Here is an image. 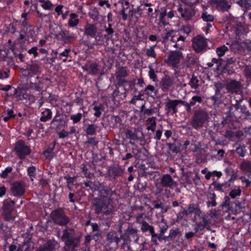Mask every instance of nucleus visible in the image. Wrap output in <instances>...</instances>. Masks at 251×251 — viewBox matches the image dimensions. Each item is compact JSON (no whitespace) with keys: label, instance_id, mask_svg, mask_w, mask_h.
I'll return each instance as SVG.
<instances>
[{"label":"nucleus","instance_id":"nucleus-1","mask_svg":"<svg viewBox=\"0 0 251 251\" xmlns=\"http://www.w3.org/2000/svg\"><path fill=\"white\" fill-rule=\"evenodd\" d=\"M20 70L22 75L17 88H13L11 85H6L0 89L7 92L8 97L14 96L18 100H30L31 98V64H26Z\"/></svg>","mask_w":251,"mask_h":251},{"label":"nucleus","instance_id":"nucleus-2","mask_svg":"<svg viewBox=\"0 0 251 251\" xmlns=\"http://www.w3.org/2000/svg\"><path fill=\"white\" fill-rule=\"evenodd\" d=\"M110 199L94 198L92 204V209L100 220H107L112 217L113 206Z\"/></svg>","mask_w":251,"mask_h":251},{"label":"nucleus","instance_id":"nucleus-3","mask_svg":"<svg viewBox=\"0 0 251 251\" xmlns=\"http://www.w3.org/2000/svg\"><path fill=\"white\" fill-rule=\"evenodd\" d=\"M81 235L76 233L71 227H67L62 231V240L65 243V251H77L80 244Z\"/></svg>","mask_w":251,"mask_h":251},{"label":"nucleus","instance_id":"nucleus-4","mask_svg":"<svg viewBox=\"0 0 251 251\" xmlns=\"http://www.w3.org/2000/svg\"><path fill=\"white\" fill-rule=\"evenodd\" d=\"M209 118L208 113L204 109H198L194 111L190 125L194 129H199L203 126Z\"/></svg>","mask_w":251,"mask_h":251},{"label":"nucleus","instance_id":"nucleus-5","mask_svg":"<svg viewBox=\"0 0 251 251\" xmlns=\"http://www.w3.org/2000/svg\"><path fill=\"white\" fill-rule=\"evenodd\" d=\"M50 218L55 225L68 227L67 226L70 222V219L62 208L58 207L52 210Z\"/></svg>","mask_w":251,"mask_h":251},{"label":"nucleus","instance_id":"nucleus-6","mask_svg":"<svg viewBox=\"0 0 251 251\" xmlns=\"http://www.w3.org/2000/svg\"><path fill=\"white\" fill-rule=\"evenodd\" d=\"M121 238L124 241V244L127 246L130 245L131 242L138 243L139 236L137 227L129 225L124 233L121 235Z\"/></svg>","mask_w":251,"mask_h":251},{"label":"nucleus","instance_id":"nucleus-7","mask_svg":"<svg viewBox=\"0 0 251 251\" xmlns=\"http://www.w3.org/2000/svg\"><path fill=\"white\" fill-rule=\"evenodd\" d=\"M31 235L26 233L23 235L21 237H19L17 241L21 242L18 244L17 248L16 245H11L9 246V251H30V246L31 243Z\"/></svg>","mask_w":251,"mask_h":251},{"label":"nucleus","instance_id":"nucleus-8","mask_svg":"<svg viewBox=\"0 0 251 251\" xmlns=\"http://www.w3.org/2000/svg\"><path fill=\"white\" fill-rule=\"evenodd\" d=\"M13 149V151L20 159H24L26 156L30 154L31 152L30 147L25 144V142L22 140H17Z\"/></svg>","mask_w":251,"mask_h":251},{"label":"nucleus","instance_id":"nucleus-9","mask_svg":"<svg viewBox=\"0 0 251 251\" xmlns=\"http://www.w3.org/2000/svg\"><path fill=\"white\" fill-rule=\"evenodd\" d=\"M27 13H23L22 17L24 19L22 23L23 28L21 30L19 38L21 43L25 44V42H28L30 38H31V27L28 25L26 22Z\"/></svg>","mask_w":251,"mask_h":251},{"label":"nucleus","instance_id":"nucleus-10","mask_svg":"<svg viewBox=\"0 0 251 251\" xmlns=\"http://www.w3.org/2000/svg\"><path fill=\"white\" fill-rule=\"evenodd\" d=\"M68 116L59 110H56L55 115L51 121V124L57 130H61L67 126Z\"/></svg>","mask_w":251,"mask_h":251},{"label":"nucleus","instance_id":"nucleus-11","mask_svg":"<svg viewBox=\"0 0 251 251\" xmlns=\"http://www.w3.org/2000/svg\"><path fill=\"white\" fill-rule=\"evenodd\" d=\"M113 188V186L110 183L105 182L100 184L99 187L100 198H103L105 200L110 199L113 202L114 198H112V196L116 195L115 191L112 190Z\"/></svg>","mask_w":251,"mask_h":251},{"label":"nucleus","instance_id":"nucleus-12","mask_svg":"<svg viewBox=\"0 0 251 251\" xmlns=\"http://www.w3.org/2000/svg\"><path fill=\"white\" fill-rule=\"evenodd\" d=\"M192 47L196 53H201L205 50L207 46V39L201 35L194 37L192 40Z\"/></svg>","mask_w":251,"mask_h":251},{"label":"nucleus","instance_id":"nucleus-13","mask_svg":"<svg viewBox=\"0 0 251 251\" xmlns=\"http://www.w3.org/2000/svg\"><path fill=\"white\" fill-rule=\"evenodd\" d=\"M25 183L23 181H16L10 185V191L12 195L16 197L23 196L25 192Z\"/></svg>","mask_w":251,"mask_h":251},{"label":"nucleus","instance_id":"nucleus-14","mask_svg":"<svg viewBox=\"0 0 251 251\" xmlns=\"http://www.w3.org/2000/svg\"><path fill=\"white\" fill-rule=\"evenodd\" d=\"M56 38L58 39H61L65 44H70L73 43L77 38V35L71 32L66 29H62L58 34L56 35Z\"/></svg>","mask_w":251,"mask_h":251},{"label":"nucleus","instance_id":"nucleus-15","mask_svg":"<svg viewBox=\"0 0 251 251\" xmlns=\"http://www.w3.org/2000/svg\"><path fill=\"white\" fill-rule=\"evenodd\" d=\"M97 27L95 25L88 23L86 24L84 27V35L86 36L89 39L94 38V44L98 43V39H97Z\"/></svg>","mask_w":251,"mask_h":251},{"label":"nucleus","instance_id":"nucleus-16","mask_svg":"<svg viewBox=\"0 0 251 251\" xmlns=\"http://www.w3.org/2000/svg\"><path fill=\"white\" fill-rule=\"evenodd\" d=\"M214 87L215 93L210 99L214 105H219L223 102V96L221 93L223 86L221 83H216Z\"/></svg>","mask_w":251,"mask_h":251},{"label":"nucleus","instance_id":"nucleus-17","mask_svg":"<svg viewBox=\"0 0 251 251\" xmlns=\"http://www.w3.org/2000/svg\"><path fill=\"white\" fill-rule=\"evenodd\" d=\"M128 73L125 67H121L116 73V86L124 87V84L127 82L125 77L128 76Z\"/></svg>","mask_w":251,"mask_h":251},{"label":"nucleus","instance_id":"nucleus-18","mask_svg":"<svg viewBox=\"0 0 251 251\" xmlns=\"http://www.w3.org/2000/svg\"><path fill=\"white\" fill-rule=\"evenodd\" d=\"M176 17L183 18L185 20L191 19L194 15V11L192 9L183 8L182 6L180 4L178 5L177 10L176 11Z\"/></svg>","mask_w":251,"mask_h":251},{"label":"nucleus","instance_id":"nucleus-19","mask_svg":"<svg viewBox=\"0 0 251 251\" xmlns=\"http://www.w3.org/2000/svg\"><path fill=\"white\" fill-rule=\"evenodd\" d=\"M124 171V168H123L119 164H116L109 168L107 174L111 178L116 179L123 176Z\"/></svg>","mask_w":251,"mask_h":251},{"label":"nucleus","instance_id":"nucleus-20","mask_svg":"<svg viewBox=\"0 0 251 251\" xmlns=\"http://www.w3.org/2000/svg\"><path fill=\"white\" fill-rule=\"evenodd\" d=\"M211 5L218 10L228 11L231 7L227 0H210Z\"/></svg>","mask_w":251,"mask_h":251},{"label":"nucleus","instance_id":"nucleus-21","mask_svg":"<svg viewBox=\"0 0 251 251\" xmlns=\"http://www.w3.org/2000/svg\"><path fill=\"white\" fill-rule=\"evenodd\" d=\"M182 57V53L179 50L170 52L168 56V63L174 67H176L180 63V59Z\"/></svg>","mask_w":251,"mask_h":251},{"label":"nucleus","instance_id":"nucleus-22","mask_svg":"<svg viewBox=\"0 0 251 251\" xmlns=\"http://www.w3.org/2000/svg\"><path fill=\"white\" fill-rule=\"evenodd\" d=\"M181 100L169 99L165 104V110L167 111V113H171L172 114L176 113L177 112V106L181 104Z\"/></svg>","mask_w":251,"mask_h":251},{"label":"nucleus","instance_id":"nucleus-23","mask_svg":"<svg viewBox=\"0 0 251 251\" xmlns=\"http://www.w3.org/2000/svg\"><path fill=\"white\" fill-rule=\"evenodd\" d=\"M57 242L55 240H49L46 243L38 248L36 251H55Z\"/></svg>","mask_w":251,"mask_h":251},{"label":"nucleus","instance_id":"nucleus-24","mask_svg":"<svg viewBox=\"0 0 251 251\" xmlns=\"http://www.w3.org/2000/svg\"><path fill=\"white\" fill-rule=\"evenodd\" d=\"M116 88L113 91L112 94V98L113 99L118 98L119 100H124L125 99L126 96V92L128 90L125 88V85L124 84V87H121L122 88L121 91L119 90L118 86H116Z\"/></svg>","mask_w":251,"mask_h":251},{"label":"nucleus","instance_id":"nucleus-25","mask_svg":"<svg viewBox=\"0 0 251 251\" xmlns=\"http://www.w3.org/2000/svg\"><path fill=\"white\" fill-rule=\"evenodd\" d=\"M173 84V80L169 76L165 75L160 82V87L164 92H167Z\"/></svg>","mask_w":251,"mask_h":251},{"label":"nucleus","instance_id":"nucleus-26","mask_svg":"<svg viewBox=\"0 0 251 251\" xmlns=\"http://www.w3.org/2000/svg\"><path fill=\"white\" fill-rule=\"evenodd\" d=\"M121 239V237L119 238L116 232H110L106 234L105 241L108 245L114 244L115 246H117Z\"/></svg>","mask_w":251,"mask_h":251},{"label":"nucleus","instance_id":"nucleus-27","mask_svg":"<svg viewBox=\"0 0 251 251\" xmlns=\"http://www.w3.org/2000/svg\"><path fill=\"white\" fill-rule=\"evenodd\" d=\"M0 234L3 235L5 240H7L11 236V228L6 224L0 223Z\"/></svg>","mask_w":251,"mask_h":251},{"label":"nucleus","instance_id":"nucleus-28","mask_svg":"<svg viewBox=\"0 0 251 251\" xmlns=\"http://www.w3.org/2000/svg\"><path fill=\"white\" fill-rule=\"evenodd\" d=\"M174 181L172 176L169 174L163 175L160 179V183L164 187H171L174 184Z\"/></svg>","mask_w":251,"mask_h":251},{"label":"nucleus","instance_id":"nucleus-29","mask_svg":"<svg viewBox=\"0 0 251 251\" xmlns=\"http://www.w3.org/2000/svg\"><path fill=\"white\" fill-rule=\"evenodd\" d=\"M173 143H167L166 145L172 152L177 153L180 151V143L177 139L173 138Z\"/></svg>","mask_w":251,"mask_h":251},{"label":"nucleus","instance_id":"nucleus-30","mask_svg":"<svg viewBox=\"0 0 251 251\" xmlns=\"http://www.w3.org/2000/svg\"><path fill=\"white\" fill-rule=\"evenodd\" d=\"M15 202L10 199H7L3 201L2 211H13L15 208Z\"/></svg>","mask_w":251,"mask_h":251},{"label":"nucleus","instance_id":"nucleus-31","mask_svg":"<svg viewBox=\"0 0 251 251\" xmlns=\"http://www.w3.org/2000/svg\"><path fill=\"white\" fill-rule=\"evenodd\" d=\"M144 95H146L151 97L156 96L157 91L155 89V87L151 85H148L145 89L141 91Z\"/></svg>","mask_w":251,"mask_h":251},{"label":"nucleus","instance_id":"nucleus-32","mask_svg":"<svg viewBox=\"0 0 251 251\" xmlns=\"http://www.w3.org/2000/svg\"><path fill=\"white\" fill-rule=\"evenodd\" d=\"M227 89L232 92H236L240 88V83L235 79L230 80L226 85Z\"/></svg>","mask_w":251,"mask_h":251},{"label":"nucleus","instance_id":"nucleus-33","mask_svg":"<svg viewBox=\"0 0 251 251\" xmlns=\"http://www.w3.org/2000/svg\"><path fill=\"white\" fill-rule=\"evenodd\" d=\"M99 65L96 62H92L89 64L88 74L95 76L99 73Z\"/></svg>","mask_w":251,"mask_h":251},{"label":"nucleus","instance_id":"nucleus-34","mask_svg":"<svg viewBox=\"0 0 251 251\" xmlns=\"http://www.w3.org/2000/svg\"><path fill=\"white\" fill-rule=\"evenodd\" d=\"M52 118V111L49 108L45 109L41 112V116L40 118V121L41 122H47L50 120Z\"/></svg>","mask_w":251,"mask_h":251},{"label":"nucleus","instance_id":"nucleus-35","mask_svg":"<svg viewBox=\"0 0 251 251\" xmlns=\"http://www.w3.org/2000/svg\"><path fill=\"white\" fill-rule=\"evenodd\" d=\"M125 135L127 139L130 140V143L133 145H134V142H132L131 141L138 140L139 139L135 131H133L132 130L129 129H127L126 130Z\"/></svg>","mask_w":251,"mask_h":251},{"label":"nucleus","instance_id":"nucleus-36","mask_svg":"<svg viewBox=\"0 0 251 251\" xmlns=\"http://www.w3.org/2000/svg\"><path fill=\"white\" fill-rule=\"evenodd\" d=\"M97 127V126L94 124H88L86 126L85 131L88 135H95L96 134Z\"/></svg>","mask_w":251,"mask_h":251},{"label":"nucleus","instance_id":"nucleus-37","mask_svg":"<svg viewBox=\"0 0 251 251\" xmlns=\"http://www.w3.org/2000/svg\"><path fill=\"white\" fill-rule=\"evenodd\" d=\"M13 211H2V217L4 221L7 222H13L15 217L13 214Z\"/></svg>","mask_w":251,"mask_h":251},{"label":"nucleus","instance_id":"nucleus-38","mask_svg":"<svg viewBox=\"0 0 251 251\" xmlns=\"http://www.w3.org/2000/svg\"><path fill=\"white\" fill-rule=\"evenodd\" d=\"M141 230L143 233L149 231L151 234V233H153V232L154 231V228L152 226L150 225L147 222L143 221L141 224Z\"/></svg>","mask_w":251,"mask_h":251},{"label":"nucleus","instance_id":"nucleus-39","mask_svg":"<svg viewBox=\"0 0 251 251\" xmlns=\"http://www.w3.org/2000/svg\"><path fill=\"white\" fill-rule=\"evenodd\" d=\"M181 235V232L178 228H173L170 230L169 234L167 237L169 238L170 240H173L177 236Z\"/></svg>","mask_w":251,"mask_h":251},{"label":"nucleus","instance_id":"nucleus-40","mask_svg":"<svg viewBox=\"0 0 251 251\" xmlns=\"http://www.w3.org/2000/svg\"><path fill=\"white\" fill-rule=\"evenodd\" d=\"M77 15L75 13L70 14V19L68 23L69 27H75L78 24L79 20L77 18Z\"/></svg>","mask_w":251,"mask_h":251},{"label":"nucleus","instance_id":"nucleus-41","mask_svg":"<svg viewBox=\"0 0 251 251\" xmlns=\"http://www.w3.org/2000/svg\"><path fill=\"white\" fill-rule=\"evenodd\" d=\"M146 186L147 183L145 180L142 181V179L137 178L136 185H135L136 190H139L140 192H144L146 188Z\"/></svg>","mask_w":251,"mask_h":251},{"label":"nucleus","instance_id":"nucleus-42","mask_svg":"<svg viewBox=\"0 0 251 251\" xmlns=\"http://www.w3.org/2000/svg\"><path fill=\"white\" fill-rule=\"evenodd\" d=\"M236 2L241 7L246 9L251 7V0H238Z\"/></svg>","mask_w":251,"mask_h":251},{"label":"nucleus","instance_id":"nucleus-43","mask_svg":"<svg viewBox=\"0 0 251 251\" xmlns=\"http://www.w3.org/2000/svg\"><path fill=\"white\" fill-rule=\"evenodd\" d=\"M201 18L203 21L206 22H212L214 20V16L208 14L207 11H204L202 13Z\"/></svg>","mask_w":251,"mask_h":251},{"label":"nucleus","instance_id":"nucleus-44","mask_svg":"<svg viewBox=\"0 0 251 251\" xmlns=\"http://www.w3.org/2000/svg\"><path fill=\"white\" fill-rule=\"evenodd\" d=\"M149 68L150 69L149 72V76L150 77V78L152 79L154 82L157 81V75L155 74L154 69H153V64L150 65L149 66Z\"/></svg>","mask_w":251,"mask_h":251},{"label":"nucleus","instance_id":"nucleus-45","mask_svg":"<svg viewBox=\"0 0 251 251\" xmlns=\"http://www.w3.org/2000/svg\"><path fill=\"white\" fill-rule=\"evenodd\" d=\"M241 169L244 171L251 173V163L249 161H243L241 164Z\"/></svg>","mask_w":251,"mask_h":251},{"label":"nucleus","instance_id":"nucleus-46","mask_svg":"<svg viewBox=\"0 0 251 251\" xmlns=\"http://www.w3.org/2000/svg\"><path fill=\"white\" fill-rule=\"evenodd\" d=\"M89 16L95 21H97L99 19V12L95 7L94 9L88 13Z\"/></svg>","mask_w":251,"mask_h":251},{"label":"nucleus","instance_id":"nucleus-47","mask_svg":"<svg viewBox=\"0 0 251 251\" xmlns=\"http://www.w3.org/2000/svg\"><path fill=\"white\" fill-rule=\"evenodd\" d=\"M203 102L202 97L200 95H195L192 97L190 103H192L193 106H195L196 103H201Z\"/></svg>","mask_w":251,"mask_h":251},{"label":"nucleus","instance_id":"nucleus-48","mask_svg":"<svg viewBox=\"0 0 251 251\" xmlns=\"http://www.w3.org/2000/svg\"><path fill=\"white\" fill-rule=\"evenodd\" d=\"M242 191L239 187L238 189H233L229 193V196L231 199H235L237 196H240L241 195Z\"/></svg>","mask_w":251,"mask_h":251},{"label":"nucleus","instance_id":"nucleus-49","mask_svg":"<svg viewBox=\"0 0 251 251\" xmlns=\"http://www.w3.org/2000/svg\"><path fill=\"white\" fill-rule=\"evenodd\" d=\"M228 50L227 47L224 45L216 49V53L219 57H222L225 54L226 52L228 51Z\"/></svg>","mask_w":251,"mask_h":251},{"label":"nucleus","instance_id":"nucleus-50","mask_svg":"<svg viewBox=\"0 0 251 251\" xmlns=\"http://www.w3.org/2000/svg\"><path fill=\"white\" fill-rule=\"evenodd\" d=\"M54 145L51 148H49L43 151V154L48 158L51 159L53 157V151L54 149Z\"/></svg>","mask_w":251,"mask_h":251},{"label":"nucleus","instance_id":"nucleus-51","mask_svg":"<svg viewBox=\"0 0 251 251\" xmlns=\"http://www.w3.org/2000/svg\"><path fill=\"white\" fill-rule=\"evenodd\" d=\"M236 152L240 156L244 157L246 152L245 146L239 145L236 149Z\"/></svg>","mask_w":251,"mask_h":251},{"label":"nucleus","instance_id":"nucleus-52","mask_svg":"<svg viewBox=\"0 0 251 251\" xmlns=\"http://www.w3.org/2000/svg\"><path fill=\"white\" fill-rule=\"evenodd\" d=\"M242 101V100L240 99L238 100H235V98L233 100H231V105L229 107V111L232 109L233 107L236 109V110H238L239 109V105L240 102Z\"/></svg>","mask_w":251,"mask_h":251},{"label":"nucleus","instance_id":"nucleus-53","mask_svg":"<svg viewBox=\"0 0 251 251\" xmlns=\"http://www.w3.org/2000/svg\"><path fill=\"white\" fill-rule=\"evenodd\" d=\"M167 16V11L166 9L164 11L162 10L161 12L160 13L159 16V19L160 23L162 24L164 26L167 25L168 23L166 22L165 17Z\"/></svg>","mask_w":251,"mask_h":251},{"label":"nucleus","instance_id":"nucleus-54","mask_svg":"<svg viewBox=\"0 0 251 251\" xmlns=\"http://www.w3.org/2000/svg\"><path fill=\"white\" fill-rule=\"evenodd\" d=\"M199 80L196 76L193 75L189 82V84L193 89H197L199 87Z\"/></svg>","mask_w":251,"mask_h":251},{"label":"nucleus","instance_id":"nucleus-55","mask_svg":"<svg viewBox=\"0 0 251 251\" xmlns=\"http://www.w3.org/2000/svg\"><path fill=\"white\" fill-rule=\"evenodd\" d=\"M125 4L127 6V7L125 8L124 6L122 7V9L120 10L118 14L122 16V19L124 21H126L127 19V14L126 13V10L128 9L129 2L127 1L125 2Z\"/></svg>","mask_w":251,"mask_h":251},{"label":"nucleus","instance_id":"nucleus-56","mask_svg":"<svg viewBox=\"0 0 251 251\" xmlns=\"http://www.w3.org/2000/svg\"><path fill=\"white\" fill-rule=\"evenodd\" d=\"M82 118V114L78 113L76 114L72 115L70 116V119L72 120L74 124H76L80 121Z\"/></svg>","mask_w":251,"mask_h":251},{"label":"nucleus","instance_id":"nucleus-57","mask_svg":"<svg viewBox=\"0 0 251 251\" xmlns=\"http://www.w3.org/2000/svg\"><path fill=\"white\" fill-rule=\"evenodd\" d=\"M53 4L49 0H46L43 4H41V6L45 10H51L53 9Z\"/></svg>","mask_w":251,"mask_h":251},{"label":"nucleus","instance_id":"nucleus-58","mask_svg":"<svg viewBox=\"0 0 251 251\" xmlns=\"http://www.w3.org/2000/svg\"><path fill=\"white\" fill-rule=\"evenodd\" d=\"M154 46L150 47L149 49H147L146 50V55L148 57H153L154 58H156L157 57V54H156L154 50L153 49Z\"/></svg>","mask_w":251,"mask_h":251},{"label":"nucleus","instance_id":"nucleus-59","mask_svg":"<svg viewBox=\"0 0 251 251\" xmlns=\"http://www.w3.org/2000/svg\"><path fill=\"white\" fill-rule=\"evenodd\" d=\"M13 170V168L12 167L8 166L6 167L4 170H3L2 173L0 174V177L3 178H6L8 176V175L9 173L12 172Z\"/></svg>","mask_w":251,"mask_h":251},{"label":"nucleus","instance_id":"nucleus-60","mask_svg":"<svg viewBox=\"0 0 251 251\" xmlns=\"http://www.w3.org/2000/svg\"><path fill=\"white\" fill-rule=\"evenodd\" d=\"M210 199L212 201H208L207 202V206L210 207L211 206L212 207H215L217 205V202L216 201V195L214 193L211 194Z\"/></svg>","mask_w":251,"mask_h":251},{"label":"nucleus","instance_id":"nucleus-61","mask_svg":"<svg viewBox=\"0 0 251 251\" xmlns=\"http://www.w3.org/2000/svg\"><path fill=\"white\" fill-rule=\"evenodd\" d=\"M181 104L185 107V110L187 113H190L192 112V107L194 106L192 103L187 102L186 101L181 100Z\"/></svg>","mask_w":251,"mask_h":251},{"label":"nucleus","instance_id":"nucleus-62","mask_svg":"<svg viewBox=\"0 0 251 251\" xmlns=\"http://www.w3.org/2000/svg\"><path fill=\"white\" fill-rule=\"evenodd\" d=\"M181 104L185 107V110L187 113H190L192 112V107L194 106L192 103L187 102L186 101L181 100Z\"/></svg>","mask_w":251,"mask_h":251},{"label":"nucleus","instance_id":"nucleus-63","mask_svg":"<svg viewBox=\"0 0 251 251\" xmlns=\"http://www.w3.org/2000/svg\"><path fill=\"white\" fill-rule=\"evenodd\" d=\"M16 115L14 114V111L12 109H8L7 115L3 117V120L4 122H8L11 118H15Z\"/></svg>","mask_w":251,"mask_h":251},{"label":"nucleus","instance_id":"nucleus-64","mask_svg":"<svg viewBox=\"0 0 251 251\" xmlns=\"http://www.w3.org/2000/svg\"><path fill=\"white\" fill-rule=\"evenodd\" d=\"M126 83H127L129 89H127L130 90L131 91H133L134 93H136L137 92V89L135 87V80H127V82H126Z\"/></svg>","mask_w":251,"mask_h":251}]
</instances>
